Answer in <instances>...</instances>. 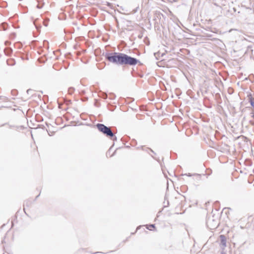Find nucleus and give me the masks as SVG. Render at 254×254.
Returning <instances> with one entry per match:
<instances>
[{"label":"nucleus","instance_id":"obj_11","mask_svg":"<svg viewBox=\"0 0 254 254\" xmlns=\"http://www.w3.org/2000/svg\"><path fill=\"white\" fill-rule=\"evenodd\" d=\"M149 227L151 228H155V224H150Z\"/></svg>","mask_w":254,"mask_h":254},{"label":"nucleus","instance_id":"obj_6","mask_svg":"<svg viewBox=\"0 0 254 254\" xmlns=\"http://www.w3.org/2000/svg\"><path fill=\"white\" fill-rule=\"evenodd\" d=\"M249 102L251 104V105L254 108V98L252 97H251L249 99Z\"/></svg>","mask_w":254,"mask_h":254},{"label":"nucleus","instance_id":"obj_3","mask_svg":"<svg viewBox=\"0 0 254 254\" xmlns=\"http://www.w3.org/2000/svg\"><path fill=\"white\" fill-rule=\"evenodd\" d=\"M96 126L98 129L107 137H109L113 140H117V137L114 135V133L109 127L106 126L104 124L99 123L97 124Z\"/></svg>","mask_w":254,"mask_h":254},{"label":"nucleus","instance_id":"obj_9","mask_svg":"<svg viewBox=\"0 0 254 254\" xmlns=\"http://www.w3.org/2000/svg\"><path fill=\"white\" fill-rule=\"evenodd\" d=\"M33 92V90L31 89H29L27 90V93L28 94H31Z\"/></svg>","mask_w":254,"mask_h":254},{"label":"nucleus","instance_id":"obj_17","mask_svg":"<svg viewBox=\"0 0 254 254\" xmlns=\"http://www.w3.org/2000/svg\"><path fill=\"white\" fill-rule=\"evenodd\" d=\"M7 123H5V124H2V125H1L0 127H2V126H5V125H7Z\"/></svg>","mask_w":254,"mask_h":254},{"label":"nucleus","instance_id":"obj_15","mask_svg":"<svg viewBox=\"0 0 254 254\" xmlns=\"http://www.w3.org/2000/svg\"><path fill=\"white\" fill-rule=\"evenodd\" d=\"M147 150H150L152 152L154 153V152L150 148H146Z\"/></svg>","mask_w":254,"mask_h":254},{"label":"nucleus","instance_id":"obj_8","mask_svg":"<svg viewBox=\"0 0 254 254\" xmlns=\"http://www.w3.org/2000/svg\"><path fill=\"white\" fill-rule=\"evenodd\" d=\"M214 222V224L213 226H212V228H211V229H215L216 228H217V226H218V223L216 221H214V220H212Z\"/></svg>","mask_w":254,"mask_h":254},{"label":"nucleus","instance_id":"obj_4","mask_svg":"<svg viewBox=\"0 0 254 254\" xmlns=\"http://www.w3.org/2000/svg\"><path fill=\"white\" fill-rule=\"evenodd\" d=\"M123 65H128L133 66L137 64H142L137 59L131 57L126 54H124Z\"/></svg>","mask_w":254,"mask_h":254},{"label":"nucleus","instance_id":"obj_13","mask_svg":"<svg viewBox=\"0 0 254 254\" xmlns=\"http://www.w3.org/2000/svg\"><path fill=\"white\" fill-rule=\"evenodd\" d=\"M103 98H107V94H104V95L103 96Z\"/></svg>","mask_w":254,"mask_h":254},{"label":"nucleus","instance_id":"obj_7","mask_svg":"<svg viewBox=\"0 0 254 254\" xmlns=\"http://www.w3.org/2000/svg\"><path fill=\"white\" fill-rule=\"evenodd\" d=\"M9 127L10 128H15L16 129H18L19 128L20 129H22V127L21 126V127H17V126H12V125H9Z\"/></svg>","mask_w":254,"mask_h":254},{"label":"nucleus","instance_id":"obj_1","mask_svg":"<svg viewBox=\"0 0 254 254\" xmlns=\"http://www.w3.org/2000/svg\"><path fill=\"white\" fill-rule=\"evenodd\" d=\"M124 54L119 52L107 53L105 58L109 62L118 65H123Z\"/></svg>","mask_w":254,"mask_h":254},{"label":"nucleus","instance_id":"obj_16","mask_svg":"<svg viewBox=\"0 0 254 254\" xmlns=\"http://www.w3.org/2000/svg\"><path fill=\"white\" fill-rule=\"evenodd\" d=\"M251 114L252 117L254 118V113H251Z\"/></svg>","mask_w":254,"mask_h":254},{"label":"nucleus","instance_id":"obj_14","mask_svg":"<svg viewBox=\"0 0 254 254\" xmlns=\"http://www.w3.org/2000/svg\"><path fill=\"white\" fill-rule=\"evenodd\" d=\"M44 24L46 27L48 26V23L47 22H44Z\"/></svg>","mask_w":254,"mask_h":254},{"label":"nucleus","instance_id":"obj_18","mask_svg":"<svg viewBox=\"0 0 254 254\" xmlns=\"http://www.w3.org/2000/svg\"><path fill=\"white\" fill-rule=\"evenodd\" d=\"M70 90H73V88H70L69 89V91H70Z\"/></svg>","mask_w":254,"mask_h":254},{"label":"nucleus","instance_id":"obj_2","mask_svg":"<svg viewBox=\"0 0 254 254\" xmlns=\"http://www.w3.org/2000/svg\"><path fill=\"white\" fill-rule=\"evenodd\" d=\"M96 126L98 129L107 137H109L113 140H117V137L114 135V133L109 127L106 126L104 124L99 123L97 124Z\"/></svg>","mask_w":254,"mask_h":254},{"label":"nucleus","instance_id":"obj_10","mask_svg":"<svg viewBox=\"0 0 254 254\" xmlns=\"http://www.w3.org/2000/svg\"><path fill=\"white\" fill-rule=\"evenodd\" d=\"M43 4H41L39 3L37 4V7L38 8L40 9V8H41L43 7Z\"/></svg>","mask_w":254,"mask_h":254},{"label":"nucleus","instance_id":"obj_21","mask_svg":"<svg viewBox=\"0 0 254 254\" xmlns=\"http://www.w3.org/2000/svg\"><path fill=\"white\" fill-rule=\"evenodd\" d=\"M188 176H191V175H190V174H189V175H188Z\"/></svg>","mask_w":254,"mask_h":254},{"label":"nucleus","instance_id":"obj_20","mask_svg":"<svg viewBox=\"0 0 254 254\" xmlns=\"http://www.w3.org/2000/svg\"><path fill=\"white\" fill-rule=\"evenodd\" d=\"M143 148H144V147H143V146H141V149H142V150H144Z\"/></svg>","mask_w":254,"mask_h":254},{"label":"nucleus","instance_id":"obj_12","mask_svg":"<svg viewBox=\"0 0 254 254\" xmlns=\"http://www.w3.org/2000/svg\"><path fill=\"white\" fill-rule=\"evenodd\" d=\"M210 221H211V220H210V219H208V220H207V224L208 225H209L210 224Z\"/></svg>","mask_w":254,"mask_h":254},{"label":"nucleus","instance_id":"obj_22","mask_svg":"<svg viewBox=\"0 0 254 254\" xmlns=\"http://www.w3.org/2000/svg\"><path fill=\"white\" fill-rule=\"evenodd\" d=\"M147 229H149V230H150V229L149 228V227H147Z\"/></svg>","mask_w":254,"mask_h":254},{"label":"nucleus","instance_id":"obj_19","mask_svg":"<svg viewBox=\"0 0 254 254\" xmlns=\"http://www.w3.org/2000/svg\"><path fill=\"white\" fill-rule=\"evenodd\" d=\"M39 195H40V194H39V195H38L36 197V199L37 198H38V197H39Z\"/></svg>","mask_w":254,"mask_h":254},{"label":"nucleus","instance_id":"obj_5","mask_svg":"<svg viewBox=\"0 0 254 254\" xmlns=\"http://www.w3.org/2000/svg\"><path fill=\"white\" fill-rule=\"evenodd\" d=\"M220 247L222 249H224L226 247V237L221 235L220 236Z\"/></svg>","mask_w":254,"mask_h":254}]
</instances>
